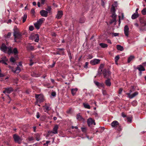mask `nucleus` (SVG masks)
Listing matches in <instances>:
<instances>
[{
  "instance_id": "nucleus-1",
  "label": "nucleus",
  "mask_w": 146,
  "mask_h": 146,
  "mask_svg": "<svg viewBox=\"0 0 146 146\" xmlns=\"http://www.w3.org/2000/svg\"><path fill=\"white\" fill-rule=\"evenodd\" d=\"M13 36L14 37L15 42H17V39H20L21 38V34L19 32V29L16 27H15L13 29Z\"/></svg>"
},
{
  "instance_id": "nucleus-2",
  "label": "nucleus",
  "mask_w": 146,
  "mask_h": 146,
  "mask_svg": "<svg viewBox=\"0 0 146 146\" xmlns=\"http://www.w3.org/2000/svg\"><path fill=\"white\" fill-rule=\"evenodd\" d=\"M12 47H7L5 45V44L3 43L2 44L0 49L1 50L5 53H7L10 54L12 52Z\"/></svg>"
},
{
  "instance_id": "nucleus-3",
  "label": "nucleus",
  "mask_w": 146,
  "mask_h": 146,
  "mask_svg": "<svg viewBox=\"0 0 146 146\" xmlns=\"http://www.w3.org/2000/svg\"><path fill=\"white\" fill-rule=\"evenodd\" d=\"M44 20L45 19L44 18H41L39 19L36 23L34 24L35 26L37 29H39L40 26Z\"/></svg>"
},
{
  "instance_id": "nucleus-4",
  "label": "nucleus",
  "mask_w": 146,
  "mask_h": 146,
  "mask_svg": "<svg viewBox=\"0 0 146 146\" xmlns=\"http://www.w3.org/2000/svg\"><path fill=\"white\" fill-rule=\"evenodd\" d=\"M111 126L112 127H115V128L119 127V128L117 129V130L119 131H120L121 130V128L119 126V123L117 121L115 120L113 121L111 123Z\"/></svg>"
},
{
  "instance_id": "nucleus-5",
  "label": "nucleus",
  "mask_w": 146,
  "mask_h": 146,
  "mask_svg": "<svg viewBox=\"0 0 146 146\" xmlns=\"http://www.w3.org/2000/svg\"><path fill=\"white\" fill-rule=\"evenodd\" d=\"M103 74L105 78H108L110 76L111 72L108 70L104 69L103 71Z\"/></svg>"
},
{
  "instance_id": "nucleus-6",
  "label": "nucleus",
  "mask_w": 146,
  "mask_h": 146,
  "mask_svg": "<svg viewBox=\"0 0 146 146\" xmlns=\"http://www.w3.org/2000/svg\"><path fill=\"white\" fill-rule=\"evenodd\" d=\"M13 138L15 142L20 144L22 140L21 138L16 134H14L13 136Z\"/></svg>"
},
{
  "instance_id": "nucleus-7",
  "label": "nucleus",
  "mask_w": 146,
  "mask_h": 146,
  "mask_svg": "<svg viewBox=\"0 0 146 146\" xmlns=\"http://www.w3.org/2000/svg\"><path fill=\"white\" fill-rule=\"evenodd\" d=\"M100 60L99 59L94 58L91 60L90 63L91 65H94L100 63Z\"/></svg>"
},
{
  "instance_id": "nucleus-8",
  "label": "nucleus",
  "mask_w": 146,
  "mask_h": 146,
  "mask_svg": "<svg viewBox=\"0 0 146 146\" xmlns=\"http://www.w3.org/2000/svg\"><path fill=\"white\" fill-rule=\"evenodd\" d=\"M9 67L11 69L12 71L14 73H19L21 71L20 68L18 66L17 67L15 70L14 69V68L13 67L10 66H9Z\"/></svg>"
},
{
  "instance_id": "nucleus-9",
  "label": "nucleus",
  "mask_w": 146,
  "mask_h": 146,
  "mask_svg": "<svg viewBox=\"0 0 146 146\" xmlns=\"http://www.w3.org/2000/svg\"><path fill=\"white\" fill-rule=\"evenodd\" d=\"M13 90L12 87H9L5 88L3 92L5 94L6 93L9 94L11 93Z\"/></svg>"
},
{
  "instance_id": "nucleus-10",
  "label": "nucleus",
  "mask_w": 146,
  "mask_h": 146,
  "mask_svg": "<svg viewBox=\"0 0 146 146\" xmlns=\"http://www.w3.org/2000/svg\"><path fill=\"white\" fill-rule=\"evenodd\" d=\"M87 123L89 126H90L93 124L94 125H96L94 120H93L91 118H89L88 119Z\"/></svg>"
},
{
  "instance_id": "nucleus-11",
  "label": "nucleus",
  "mask_w": 146,
  "mask_h": 146,
  "mask_svg": "<svg viewBox=\"0 0 146 146\" xmlns=\"http://www.w3.org/2000/svg\"><path fill=\"white\" fill-rule=\"evenodd\" d=\"M129 27L127 25H126L125 26L124 29V34L127 37H128L129 35Z\"/></svg>"
},
{
  "instance_id": "nucleus-12",
  "label": "nucleus",
  "mask_w": 146,
  "mask_h": 146,
  "mask_svg": "<svg viewBox=\"0 0 146 146\" xmlns=\"http://www.w3.org/2000/svg\"><path fill=\"white\" fill-rule=\"evenodd\" d=\"M41 16L43 17H46L48 15V12L47 11L44 10H42L40 12Z\"/></svg>"
},
{
  "instance_id": "nucleus-13",
  "label": "nucleus",
  "mask_w": 146,
  "mask_h": 146,
  "mask_svg": "<svg viewBox=\"0 0 146 146\" xmlns=\"http://www.w3.org/2000/svg\"><path fill=\"white\" fill-rule=\"evenodd\" d=\"M138 94V92H136L131 95L130 94V93H126V94L128 95V98L130 99H132L137 95Z\"/></svg>"
},
{
  "instance_id": "nucleus-14",
  "label": "nucleus",
  "mask_w": 146,
  "mask_h": 146,
  "mask_svg": "<svg viewBox=\"0 0 146 146\" xmlns=\"http://www.w3.org/2000/svg\"><path fill=\"white\" fill-rule=\"evenodd\" d=\"M58 126L57 125H55L52 131L51 132H50V133H52L54 134H57L58 133Z\"/></svg>"
},
{
  "instance_id": "nucleus-15",
  "label": "nucleus",
  "mask_w": 146,
  "mask_h": 146,
  "mask_svg": "<svg viewBox=\"0 0 146 146\" xmlns=\"http://www.w3.org/2000/svg\"><path fill=\"white\" fill-rule=\"evenodd\" d=\"M32 37H33L31 38L33 40H34L35 42H38L39 39V35L38 34H36Z\"/></svg>"
},
{
  "instance_id": "nucleus-16",
  "label": "nucleus",
  "mask_w": 146,
  "mask_h": 146,
  "mask_svg": "<svg viewBox=\"0 0 146 146\" xmlns=\"http://www.w3.org/2000/svg\"><path fill=\"white\" fill-rule=\"evenodd\" d=\"M63 15V12L61 11H58L56 18L57 19H60L61 18Z\"/></svg>"
},
{
  "instance_id": "nucleus-17",
  "label": "nucleus",
  "mask_w": 146,
  "mask_h": 146,
  "mask_svg": "<svg viewBox=\"0 0 146 146\" xmlns=\"http://www.w3.org/2000/svg\"><path fill=\"white\" fill-rule=\"evenodd\" d=\"M76 118L77 119L79 120L84 121H85V119L82 117V116H81L80 113L77 114Z\"/></svg>"
},
{
  "instance_id": "nucleus-18",
  "label": "nucleus",
  "mask_w": 146,
  "mask_h": 146,
  "mask_svg": "<svg viewBox=\"0 0 146 146\" xmlns=\"http://www.w3.org/2000/svg\"><path fill=\"white\" fill-rule=\"evenodd\" d=\"M137 69L138 70L140 71H144L145 70L144 68L141 65L137 67Z\"/></svg>"
},
{
  "instance_id": "nucleus-19",
  "label": "nucleus",
  "mask_w": 146,
  "mask_h": 146,
  "mask_svg": "<svg viewBox=\"0 0 146 146\" xmlns=\"http://www.w3.org/2000/svg\"><path fill=\"white\" fill-rule=\"evenodd\" d=\"M44 100V97L42 95L40 94V96L38 99H37L38 101H39L40 102H42Z\"/></svg>"
},
{
  "instance_id": "nucleus-20",
  "label": "nucleus",
  "mask_w": 146,
  "mask_h": 146,
  "mask_svg": "<svg viewBox=\"0 0 146 146\" xmlns=\"http://www.w3.org/2000/svg\"><path fill=\"white\" fill-rule=\"evenodd\" d=\"M43 107L44 108L45 110V112L48 111L51 109V108L49 106H48L46 104H45V105L43 106Z\"/></svg>"
},
{
  "instance_id": "nucleus-21",
  "label": "nucleus",
  "mask_w": 146,
  "mask_h": 146,
  "mask_svg": "<svg viewBox=\"0 0 146 146\" xmlns=\"http://www.w3.org/2000/svg\"><path fill=\"white\" fill-rule=\"evenodd\" d=\"M139 16V15L138 13H134L131 16V18L133 19H134L137 18Z\"/></svg>"
},
{
  "instance_id": "nucleus-22",
  "label": "nucleus",
  "mask_w": 146,
  "mask_h": 146,
  "mask_svg": "<svg viewBox=\"0 0 146 146\" xmlns=\"http://www.w3.org/2000/svg\"><path fill=\"white\" fill-rule=\"evenodd\" d=\"M78 89L77 88H73L71 89V93L73 96H74L76 94Z\"/></svg>"
},
{
  "instance_id": "nucleus-23",
  "label": "nucleus",
  "mask_w": 146,
  "mask_h": 146,
  "mask_svg": "<svg viewBox=\"0 0 146 146\" xmlns=\"http://www.w3.org/2000/svg\"><path fill=\"white\" fill-rule=\"evenodd\" d=\"M35 137L36 139V140L37 141H39L41 139L40 135L38 133L35 134Z\"/></svg>"
},
{
  "instance_id": "nucleus-24",
  "label": "nucleus",
  "mask_w": 146,
  "mask_h": 146,
  "mask_svg": "<svg viewBox=\"0 0 146 146\" xmlns=\"http://www.w3.org/2000/svg\"><path fill=\"white\" fill-rule=\"evenodd\" d=\"M105 84L106 86H110L111 85V82L109 79H108L106 80Z\"/></svg>"
},
{
  "instance_id": "nucleus-25",
  "label": "nucleus",
  "mask_w": 146,
  "mask_h": 146,
  "mask_svg": "<svg viewBox=\"0 0 146 146\" xmlns=\"http://www.w3.org/2000/svg\"><path fill=\"white\" fill-rule=\"evenodd\" d=\"M11 53H13L15 55H16L18 53V51L17 49L16 48H14L13 50H12Z\"/></svg>"
},
{
  "instance_id": "nucleus-26",
  "label": "nucleus",
  "mask_w": 146,
  "mask_h": 146,
  "mask_svg": "<svg viewBox=\"0 0 146 146\" xmlns=\"http://www.w3.org/2000/svg\"><path fill=\"white\" fill-rule=\"evenodd\" d=\"M103 48H107L108 45L107 44L103 43H100L99 44Z\"/></svg>"
},
{
  "instance_id": "nucleus-27",
  "label": "nucleus",
  "mask_w": 146,
  "mask_h": 146,
  "mask_svg": "<svg viewBox=\"0 0 146 146\" xmlns=\"http://www.w3.org/2000/svg\"><path fill=\"white\" fill-rule=\"evenodd\" d=\"M103 67V65L102 64L100 65V66L99 67V69L98 71V73L97 74L98 75H100L101 74V72L102 71V68Z\"/></svg>"
},
{
  "instance_id": "nucleus-28",
  "label": "nucleus",
  "mask_w": 146,
  "mask_h": 146,
  "mask_svg": "<svg viewBox=\"0 0 146 146\" xmlns=\"http://www.w3.org/2000/svg\"><path fill=\"white\" fill-rule=\"evenodd\" d=\"M117 50L122 51L123 50V48L120 45H118L117 46Z\"/></svg>"
},
{
  "instance_id": "nucleus-29",
  "label": "nucleus",
  "mask_w": 146,
  "mask_h": 146,
  "mask_svg": "<svg viewBox=\"0 0 146 146\" xmlns=\"http://www.w3.org/2000/svg\"><path fill=\"white\" fill-rule=\"evenodd\" d=\"M83 105L84 106V107L87 109H90V107L89 105V104L88 103H84L83 104Z\"/></svg>"
},
{
  "instance_id": "nucleus-30",
  "label": "nucleus",
  "mask_w": 146,
  "mask_h": 146,
  "mask_svg": "<svg viewBox=\"0 0 146 146\" xmlns=\"http://www.w3.org/2000/svg\"><path fill=\"white\" fill-rule=\"evenodd\" d=\"M134 56H130L128 58L127 60V62L129 63L134 58Z\"/></svg>"
},
{
  "instance_id": "nucleus-31",
  "label": "nucleus",
  "mask_w": 146,
  "mask_h": 146,
  "mask_svg": "<svg viewBox=\"0 0 146 146\" xmlns=\"http://www.w3.org/2000/svg\"><path fill=\"white\" fill-rule=\"evenodd\" d=\"M22 18L23 19V22L24 23L27 18V15L26 14H24L23 16L22 17Z\"/></svg>"
},
{
  "instance_id": "nucleus-32",
  "label": "nucleus",
  "mask_w": 146,
  "mask_h": 146,
  "mask_svg": "<svg viewBox=\"0 0 146 146\" xmlns=\"http://www.w3.org/2000/svg\"><path fill=\"white\" fill-rule=\"evenodd\" d=\"M116 15L115 14V13H112V15L111 17L113 18V21L112 22L116 20Z\"/></svg>"
},
{
  "instance_id": "nucleus-33",
  "label": "nucleus",
  "mask_w": 146,
  "mask_h": 146,
  "mask_svg": "<svg viewBox=\"0 0 146 146\" xmlns=\"http://www.w3.org/2000/svg\"><path fill=\"white\" fill-rule=\"evenodd\" d=\"M11 35V33H8L7 35H5V36L6 38H9L10 37Z\"/></svg>"
},
{
  "instance_id": "nucleus-34",
  "label": "nucleus",
  "mask_w": 146,
  "mask_h": 146,
  "mask_svg": "<svg viewBox=\"0 0 146 146\" xmlns=\"http://www.w3.org/2000/svg\"><path fill=\"white\" fill-rule=\"evenodd\" d=\"M140 22L141 24H143L144 26H146V21L143 19H140Z\"/></svg>"
},
{
  "instance_id": "nucleus-35",
  "label": "nucleus",
  "mask_w": 146,
  "mask_h": 146,
  "mask_svg": "<svg viewBox=\"0 0 146 146\" xmlns=\"http://www.w3.org/2000/svg\"><path fill=\"white\" fill-rule=\"evenodd\" d=\"M111 11L112 13H115V7L113 5H112V7L111 8Z\"/></svg>"
},
{
  "instance_id": "nucleus-36",
  "label": "nucleus",
  "mask_w": 146,
  "mask_h": 146,
  "mask_svg": "<svg viewBox=\"0 0 146 146\" xmlns=\"http://www.w3.org/2000/svg\"><path fill=\"white\" fill-rule=\"evenodd\" d=\"M10 61L11 62H14L16 60L14 57H11L10 58Z\"/></svg>"
},
{
  "instance_id": "nucleus-37",
  "label": "nucleus",
  "mask_w": 146,
  "mask_h": 146,
  "mask_svg": "<svg viewBox=\"0 0 146 146\" xmlns=\"http://www.w3.org/2000/svg\"><path fill=\"white\" fill-rule=\"evenodd\" d=\"M28 49L30 50H34V48L33 46H30L28 47Z\"/></svg>"
},
{
  "instance_id": "nucleus-38",
  "label": "nucleus",
  "mask_w": 146,
  "mask_h": 146,
  "mask_svg": "<svg viewBox=\"0 0 146 146\" xmlns=\"http://www.w3.org/2000/svg\"><path fill=\"white\" fill-rule=\"evenodd\" d=\"M46 11H47L48 13L50 12L51 10V8L50 6H48L47 8L46 9Z\"/></svg>"
},
{
  "instance_id": "nucleus-39",
  "label": "nucleus",
  "mask_w": 146,
  "mask_h": 146,
  "mask_svg": "<svg viewBox=\"0 0 146 146\" xmlns=\"http://www.w3.org/2000/svg\"><path fill=\"white\" fill-rule=\"evenodd\" d=\"M8 59L6 56H3L2 58V60L1 61H7Z\"/></svg>"
},
{
  "instance_id": "nucleus-40",
  "label": "nucleus",
  "mask_w": 146,
  "mask_h": 146,
  "mask_svg": "<svg viewBox=\"0 0 146 146\" xmlns=\"http://www.w3.org/2000/svg\"><path fill=\"white\" fill-rule=\"evenodd\" d=\"M99 88H104V84L103 83H100L98 87Z\"/></svg>"
},
{
  "instance_id": "nucleus-41",
  "label": "nucleus",
  "mask_w": 146,
  "mask_h": 146,
  "mask_svg": "<svg viewBox=\"0 0 146 146\" xmlns=\"http://www.w3.org/2000/svg\"><path fill=\"white\" fill-rule=\"evenodd\" d=\"M143 15H146V8H145L143 9L141 11Z\"/></svg>"
},
{
  "instance_id": "nucleus-42",
  "label": "nucleus",
  "mask_w": 146,
  "mask_h": 146,
  "mask_svg": "<svg viewBox=\"0 0 146 146\" xmlns=\"http://www.w3.org/2000/svg\"><path fill=\"white\" fill-rule=\"evenodd\" d=\"M111 34L113 36H118L119 34L117 33H112Z\"/></svg>"
},
{
  "instance_id": "nucleus-43",
  "label": "nucleus",
  "mask_w": 146,
  "mask_h": 146,
  "mask_svg": "<svg viewBox=\"0 0 146 146\" xmlns=\"http://www.w3.org/2000/svg\"><path fill=\"white\" fill-rule=\"evenodd\" d=\"M81 130L84 133H85L86 131V127H82L81 128Z\"/></svg>"
},
{
  "instance_id": "nucleus-44",
  "label": "nucleus",
  "mask_w": 146,
  "mask_h": 146,
  "mask_svg": "<svg viewBox=\"0 0 146 146\" xmlns=\"http://www.w3.org/2000/svg\"><path fill=\"white\" fill-rule=\"evenodd\" d=\"M127 121L129 123H131L132 121V119L130 117H128L127 118Z\"/></svg>"
},
{
  "instance_id": "nucleus-45",
  "label": "nucleus",
  "mask_w": 146,
  "mask_h": 146,
  "mask_svg": "<svg viewBox=\"0 0 146 146\" xmlns=\"http://www.w3.org/2000/svg\"><path fill=\"white\" fill-rule=\"evenodd\" d=\"M34 27L33 26H30L29 28V29L30 31H32L34 30Z\"/></svg>"
},
{
  "instance_id": "nucleus-46",
  "label": "nucleus",
  "mask_w": 146,
  "mask_h": 146,
  "mask_svg": "<svg viewBox=\"0 0 146 146\" xmlns=\"http://www.w3.org/2000/svg\"><path fill=\"white\" fill-rule=\"evenodd\" d=\"M119 55L117 56L115 58V61L116 62V61H117L119 59Z\"/></svg>"
},
{
  "instance_id": "nucleus-47",
  "label": "nucleus",
  "mask_w": 146,
  "mask_h": 146,
  "mask_svg": "<svg viewBox=\"0 0 146 146\" xmlns=\"http://www.w3.org/2000/svg\"><path fill=\"white\" fill-rule=\"evenodd\" d=\"M29 141H31L34 140V138L33 137H29L28 138Z\"/></svg>"
},
{
  "instance_id": "nucleus-48",
  "label": "nucleus",
  "mask_w": 146,
  "mask_h": 146,
  "mask_svg": "<svg viewBox=\"0 0 146 146\" xmlns=\"http://www.w3.org/2000/svg\"><path fill=\"white\" fill-rule=\"evenodd\" d=\"M31 13L33 15H35V11L34 9H31Z\"/></svg>"
},
{
  "instance_id": "nucleus-49",
  "label": "nucleus",
  "mask_w": 146,
  "mask_h": 146,
  "mask_svg": "<svg viewBox=\"0 0 146 146\" xmlns=\"http://www.w3.org/2000/svg\"><path fill=\"white\" fill-rule=\"evenodd\" d=\"M33 76L35 77H38L40 76V74H39L34 73L33 75Z\"/></svg>"
},
{
  "instance_id": "nucleus-50",
  "label": "nucleus",
  "mask_w": 146,
  "mask_h": 146,
  "mask_svg": "<svg viewBox=\"0 0 146 146\" xmlns=\"http://www.w3.org/2000/svg\"><path fill=\"white\" fill-rule=\"evenodd\" d=\"M68 54L69 55V57L70 60L72 58V57L71 56V54L70 52H68Z\"/></svg>"
},
{
  "instance_id": "nucleus-51",
  "label": "nucleus",
  "mask_w": 146,
  "mask_h": 146,
  "mask_svg": "<svg viewBox=\"0 0 146 146\" xmlns=\"http://www.w3.org/2000/svg\"><path fill=\"white\" fill-rule=\"evenodd\" d=\"M88 62H86L85 63V65L84 66V68H86L88 67Z\"/></svg>"
},
{
  "instance_id": "nucleus-52",
  "label": "nucleus",
  "mask_w": 146,
  "mask_h": 146,
  "mask_svg": "<svg viewBox=\"0 0 146 146\" xmlns=\"http://www.w3.org/2000/svg\"><path fill=\"white\" fill-rule=\"evenodd\" d=\"M94 82L96 85L98 87L100 83L97 81H94Z\"/></svg>"
},
{
  "instance_id": "nucleus-53",
  "label": "nucleus",
  "mask_w": 146,
  "mask_h": 146,
  "mask_svg": "<svg viewBox=\"0 0 146 146\" xmlns=\"http://www.w3.org/2000/svg\"><path fill=\"white\" fill-rule=\"evenodd\" d=\"M88 58H89L90 59H91L93 58V56H92V55L91 54H89L88 55Z\"/></svg>"
},
{
  "instance_id": "nucleus-54",
  "label": "nucleus",
  "mask_w": 146,
  "mask_h": 146,
  "mask_svg": "<svg viewBox=\"0 0 146 146\" xmlns=\"http://www.w3.org/2000/svg\"><path fill=\"white\" fill-rule=\"evenodd\" d=\"M132 104L133 106L136 105L137 104V101H133L132 103Z\"/></svg>"
},
{
  "instance_id": "nucleus-55",
  "label": "nucleus",
  "mask_w": 146,
  "mask_h": 146,
  "mask_svg": "<svg viewBox=\"0 0 146 146\" xmlns=\"http://www.w3.org/2000/svg\"><path fill=\"white\" fill-rule=\"evenodd\" d=\"M36 117L37 118H39L40 117L39 113L38 112H37L36 113Z\"/></svg>"
},
{
  "instance_id": "nucleus-56",
  "label": "nucleus",
  "mask_w": 146,
  "mask_h": 146,
  "mask_svg": "<svg viewBox=\"0 0 146 146\" xmlns=\"http://www.w3.org/2000/svg\"><path fill=\"white\" fill-rule=\"evenodd\" d=\"M100 129H101V130L100 131V133H102L104 131V128L103 127H102L100 128Z\"/></svg>"
},
{
  "instance_id": "nucleus-57",
  "label": "nucleus",
  "mask_w": 146,
  "mask_h": 146,
  "mask_svg": "<svg viewBox=\"0 0 146 146\" xmlns=\"http://www.w3.org/2000/svg\"><path fill=\"white\" fill-rule=\"evenodd\" d=\"M30 63L29 64V65L30 66H32L33 64V62H32V59H31L30 60Z\"/></svg>"
},
{
  "instance_id": "nucleus-58",
  "label": "nucleus",
  "mask_w": 146,
  "mask_h": 146,
  "mask_svg": "<svg viewBox=\"0 0 146 146\" xmlns=\"http://www.w3.org/2000/svg\"><path fill=\"white\" fill-rule=\"evenodd\" d=\"M122 90H123V89L121 88H120L119 91V94H121V92H122Z\"/></svg>"
},
{
  "instance_id": "nucleus-59",
  "label": "nucleus",
  "mask_w": 146,
  "mask_h": 146,
  "mask_svg": "<svg viewBox=\"0 0 146 146\" xmlns=\"http://www.w3.org/2000/svg\"><path fill=\"white\" fill-rule=\"evenodd\" d=\"M121 116L122 117H126V115L125 114V113L123 112H122L121 113Z\"/></svg>"
},
{
  "instance_id": "nucleus-60",
  "label": "nucleus",
  "mask_w": 146,
  "mask_h": 146,
  "mask_svg": "<svg viewBox=\"0 0 146 146\" xmlns=\"http://www.w3.org/2000/svg\"><path fill=\"white\" fill-rule=\"evenodd\" d=\"M56 93L55 92H52L51 93V95L53 97H54L56 96Z\"/></svg>"
},
{
  "instance_id": "nucleus-61",
  "label": "nucleus",
  "mask_w": 146,
  "mask_h": 146,
  "mask_svg": "<svg viewBox=\"0 0 146 146\" xmlns=\"http://www.w3.org/2000/svg\"><path fill=\"white\" fill-rule=\"evenodd\" d=\"M7 61H0V62H2L5 65H7V64L6 63V62Z\"/></svg>"
},
{
  "instance_id": "nucleus-62",
  "label": "nucleus",
  "mask_w": 146,
  "mask_h": 146,
  "mask_svg": "<svg viewBox=\"0 0 146 146\" xmlns=\"http://www.w3.org/2000/svg\"><path fill=\"white\" fill-rule=\"evenodd\" d=\"M107 40L108 43H109L110 44H111L112 43L111 40H110V39H108Z\"/></svg>"
},
{
  "instance_id": "nucleus-63",
  "label": "nucleus",
  "mask_w": 146,
  "mask_h": 146,
  "mask_svg": "<svg viewBox=\"0 0 146 146\" xmlns=\"http://www.w3.org/2000/svg\"><path fill=\"white\" fill-rule=\"evenodd\" d=\"M39 96H40V95L36 94L35 97L37 99H38L39 97Z\"/></svg>"
},
{
  "instance_id": "nucleus-64",
  "label": "nucleus",
  "mask_w": 146,
  "mask_h": 146,
  "mask_svg": "<svg viewBox=\"0 0 146 146\" xmlns=\"http://www.w3.org/2000/svg\"><path fill=\"white\" fill-rule=\"evenodd\" d=\"M139 30L141 32H143L145 30V29H143L141 28H139Z\"/></svg>"
}]
</instances>
